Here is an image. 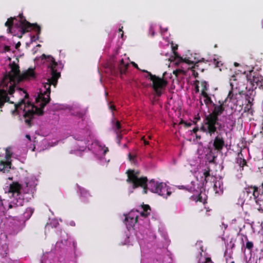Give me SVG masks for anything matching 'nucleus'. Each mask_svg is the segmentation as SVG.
Listing matches in <instances>:
<instances>
[{
	"mask_svg": "<svg viewBox=\"0 0 263 263\" xmlns=\"http://www.w3.org/2000/svg\"><path fill=\"white\" fill-rule=\"evenodd\" d=\"M226 103V99L222 101H219V104L213 103V109L211 112L205 116L200 128L201 131L211 136L217 133V129L220 130L222 128V124L219 122V117L225 110Z\"/></svg>",
	"mask_w": 263,
	"mask_h": 263,
	"instance_id": "obj_3",
	"label": "nucleus"
},
{
	"mask_svg": "<svg viewBox=\"0 0 263 263\" xmlns=\"http://www.w3.org/2000/svg\"><path fill=\"white\" fill-rule=\"evenodd\" d=\"M201 96L204 98L203 101L207 107H209L210 105H213V103H214L212 100V97H215L214 94H210L203 91Z\"/></svg>",
	"mask_w": 263,
	"mask_h": 263,
	"instance_id": "obj_14",
	"label": "nucleus"
},
{
	"mask_svg": "<svg viewBox=\"0 0 263 263\" xmlns=\"http://www.w3.org/2000/svg\"><path fill=\"white\" fill-rule=\"evenodd\" d=\"M126 174L127 175V182L132 184L134 189L141 187L143 188L144 194H146L147 190H149L152 192L157 194L165 199L172 194L170 187L163 182H159L154 179H152L147 183L148 180L146 177H139L140 174L139 171L128 170Z\"/></svg>",
	"mask_w": 263,
	"mask_h": 263,
	"instance_id": "obj_2",
	"label": "nucleus"
},
{
	"mask_svg": "<svg viewBox=\"0 0 263 263\" xmlns=\"http://www.w3.org/2000/svg\"><path fill=\"white\" fill-rule=\"evenodd\" d=\"M260 82H261L260 84L262 85V86H260V87L263 88V78H262V80Z\"/></svg>",
	"mask_w": 263,
	"mask_h": 263,
	"instance_id": "obj_51",
	"label": "nucleus"
},
{
	"mask_svg": "<svg viewBox=\"0 0 263 263\" xmlns=\"http://www.w3.org/2000/svg\"><path fill=\"white\" fill-rule=\"evenodd\" d=\"M3 206V203L2 202V199H0V209H1L2 208L3 209H5Z\"/></svg>",
	"mask_w": 263,
	"mask_h": 263,
	"instance_id": "obj_42",
	"label": "nucleus"
},
{
	"mask_svg": "<svg viewBox=\"0 0 263 263\" xmlns=\"http://www.w3.org/2000/svg\"><path fill=\"white\" fill-rule=\"evenodd\" d=\"M108 152V149L107 147H106L105 149L104 150V154H106L107 152Z\"/></svg>",
	"mask_w": 263,
	"mask_h": 263,
	"instance_id": "obj_45",
	"label": "nucleus"
},
{
	"mask_svg": "<svg viewBox=\"0 0 263 263\" xmlns=\"http://www.w3.org/2000/svg\"><path fill=\"white\" fill-rule=\"evenodd\" d=\"M199 91V86L198 85H196V86L195 87V91H196V92H198Z\"/></svg>",
	"mask_w": 263,
	"mask_h": 263,
	"instance_id": "obj_43",
	"label": "nucleus"
},
{
	"mask_svg": "<svg viewBox=\"0 0 263 263\" xmlns=\"http://www.w3.org/2000/svg\"><path fill=\"white\" fill-rule=\"evenodd\" d=\"M236 80V76H234V75H233L231 79H230V85L233 88V86H234V84H233V82L232 81H235Z\"/></svg>",
	"mask_w": 263,
	"mask_h": 263,
	"instance_id": "obj_31",
	"label": "nucleus"
},
{
	"mask_svg": "<svg viewBox=\"0 0 263 263\" xmlns=\"http://www.w3.org/2000/svg\"><path fill=\"white\" fill-rule=\"evenodd\" d=\"M128 157L130 160H132L134 159V156H133L130 153L128 154Z\"/></svg>",
	"mask_w": 263,
	"mask_h": 263,
	"instance_id": "obj_39",
	"label": "nucleus"
},
{
	"mask_svg": "<svg viewBox=\"0 0 263 263\" xmlns=\"http://www.w3.org/2000/svg\"><path fill=\"white\" fill-rule=\"evenodd\" d=\"M244 193L250 198L253 196L257 204L263 205V183L259 187L256 185L247 186L244 189Z\"/></svg>",
	"mask_w": 263,
	"mask_h": 263,
	"instance_id": "obj_7",
	"label": "nucleus"
},
{
	"mask_svg": "<svg viewBox=\"0 0 263 263\" xmlns=\"http://www.w3.org/2000/svg\"><path fill=\"white\" fill-rule=\"evenodd\" d=\"M201 86L202 87V89L201 91L200 95H202V92H208V90H209V84L208 82L205 81H202L201 82Z\"/></svg>",
	"mask_w": 263,
	"mask_h": 263,
	"instance_id": "obj_22",
	"label": "nucleus"
},
{
	"mask_svg": "<svg viewBox=\"0 0 263 263\" xmlns=\"http://www.w3.org/2000/svg\"><path fill=\"white\" fill-rule=\"evenodd\" d=\"M150 214V212H146L145 211H142L140 213V215L141 216L143 217H147Z\"/></svg>",
	"mask_w": 263,
	"mask_h": 263,
	"instance_id": "obj_32",
	"label": "nucleus"
},
{
	"mask_svg": "<svg viewBox=\"0 0 263 263\" xmlns=\"http://www.w3.org/2000/svg\"><path fill=\"white\" fill-rule=\"evenodd\" d=\"M262 77L259 76L258 73L252 70L249 71V73L247 75V79L253 87L256 88L257 87L262 86L260 84L262 80Z\"/></svg>",
	"mask_w": 263,
	"mask_h": 263,
	"instance_id": "obj_10",
	"label": "nucleus"
},
{
	"mask_svg": "<svg viewBox=\"0 0 263 263\" xmlns=\"http://www.w3.org/2000/svg\"><path fill=\"white\" fill-rule=\"evenodd\" d=\"M123 35H124V34H123V33H122V34H121V37H122V38H123Z\"/></svg>",
	"mask_w": 263,
	"mask_h": 263,
	"instance_id": "obj_57",
	"label": "nucleus"
},
{
	"mask_svg": "<svg viewBox=\"0 0 263 263\" xmlns=\"http://www.w3.org/2000/svg\"><path fill=\"white\" fill-rule=\"evenodd\" d=\"M27 210L28 212L30 213L31 214H32L34 212V210L31 208H28Z\"/></svg>",
	"mask_w": 263,
	"mask_h": 263,
	"instance_id": "obj_35",
	"label": "nucleus"
},
{
	"mask_svg": "<svg viewBox=\"0 0 263 263\" xmlns=\"http://www.w3.org/2000/svg\"><path fill=\"white\" fill-rule=\"evenodd\" d=\"M138 216L135 214L134 211H131L127 216H125L124 222L127 228H130L134 226L137 222Z\"/></svg>",
	"mask_w": 263,
	"mask_h": 263,
	"instance_id": "obj_11",
	"label": "nucleus"
},
{
	"mask_svg": "<svg viewBox=\"0 0 263 263\" xmlns=\"http://www.w3.org/2000/svg\"><path fill=\"white\" fill-rule=\"evenodd\" d=\"M190 199L192 201H195V202H200L203 203L204 204L206 203L205 198H203L202 197V192L198 194L197 195H192L190 197Z\"/></svg>",
	"mask_w": 263,
	"mask_h": 263,
	"instance_id": "obj_16",
	"label": "nucleus"
},
{
	"mask_svg": "<svg viewBox=\"0 0 263 263\" xmlns=\"http://www.w3.org/2000/svg\"><path fill=\"white\" fill-rule=\"evenodd\" d=\"M42 60L46 59L48 62V68L51 77L47 80L46 82L43 83V89H40L36 102L39 103V107L32 103H29L24 109L25 111L24 118L26 124L30 127L32 125V121L35 116H43V110L45 106L50 100V95L51 92L50 87L53 85L54 87L57 86L58 80L61 76L60 71V65L55 61L51 55H46L43 54L41 56Z\"/></svg>",
	"mask_w": 263,
	"mask_h": 263,
	"instance_id": "obj_1",
	"label": "nucleus"
},
{
	"mask_svg": "<svg viewBox=\"0 0 263 263\" xmlns=\"http://www.w3.org/2000/svg\"><path fill=\"white\" fill-rule=\"evenodd\" d=\"M213 145L215 151L220 152L224 146V140L221 134H219L214 139Z\"/></svg>",
	"mask_w": 263,
	"mask_h": 263,
	"instance_id": "obj_12",
	"label": "nucleus"
},
{
	"mask_svg": "<svg viewBox=\"0 0 263 263\" xmlns=\"http://www.w3.org/2000/svg\"><path fill=\"white\" fill-rule=\"evenodd\" d=\"M195 82H196V83H199V81L196 80V81H195Z\"/></svg>",
	"mask_w": 263,
	"mask_h": 263,
	"instance_id": "obj_58",
	"label": "nucleus"
},
{
	"mask_svg": "<svg viewBox=\"0 0 263 263\" xmlns=\"http://www.w3.org/2000/svg\"><path fill=\"white\" fill-rule=\"evenodd\" d=\"M16 90L18 91L20 93L22 92L25 95V96L23 99H21L17 103L15 104V105H14L15 108L14 110H12V114L13 115H17L18 114V110L19 109H22V106H24L23 109V112H24V115H23V116H24L25 115V111H24L25 107L29 103H31L29 101H27V102H26V101H25V100L26 99H28L29 98V95L27 93V92H26V90L23 89L22 88L16 87Z\"/></svg>",
	"mask_w": 263,
	"mask_h": 263,
	"instance_id": "obj_9",
	"label": "nucleus"
},
{
	"mask_svg": "<svg viewBox=\"0 0 263 263\" xmlns=\"http://www.w3.org/2000/svg\"><path fill=\"white\" fill-rule=\"evenodd\" d=\"M22 188V185L17 182H13L10 185L8 193H11L15 199L12 201V203L9 204V209L23 205L24 199L21 193Z\"/></svg>",
	"mask_w": 263,
	"mask_h": 263,
	"instance_id": "obj_6",
	"label": "nucleus"
},
{
	"mask_svg": "<svg viewBox=\"0 0 263 263\" xmlns=\"http://www.w3.org/2000/svg\"><path fill=\"white\" fill-rule=\"evenodd\" d=\"M142 208L143 211L146 212H150L151 208L149 205L147 204H144L142 206Z\"/></svg>",
	"mask_w": 263,
	"mask_h": 263,
	"instance_id": "obj_28",
	"label": "nucleus"
},
{
	"mask_svg": "<svg viewBox=\"0 0 263 263\" xmlns=\"http://www.w3.org/2000/svg\"><path fill=\"white\" fill-rule=\"evenodd\" d=\"M185 62L187 63H190V61L189 60H186L185 61Z\"/></svg>",
	"mask_w": 263,
	"mask_h": 263,
	"instance_id": "obj_56",
	"label": "nucleus"
},
{
	"mask_svg": "<svg viewBox=\"0 0 263 263\" xmlns=\"http://www.w3.org/2000/svg\"><path fill=\"white\" fill-rule=\"evenodd\" d=\"M202 263H213V261H212L211 258L210 257H206L205 258V261H204Z\"/></svg>",
	"mask_w": 263,
	"mask_h": 263,
	"instance_id": "obj_33",
	"label": "nucleus"
},
{
	"mask_svg": "<svg viewBox=\"0 0 263 263\" xmlns=\"http://www.w3.org/2000/svg\"><path fill=\"white\" fill-rule=\"evenodd\" d=\"M200 103H201V105H203V104H202V102H201V101H200Z\"/></svg>",
	"mask_w": 263,
	"mask_h": 263,
	"instance_id": "obj_61",
	"label": "nucleus"
},
{
	"mask_svg": "<svg viewBox=\"0 0 263 263\" xmlns=\"http://www.w3.org/2000/svg\"><path fill=\"white\" fill-rule=\"evenodd\" d=\"M226 263H235V262L231 258H230L229 259H227Z\"/></svg>",
	"mask_w": 263,
	"mask_h": 263,
	"instance_id": "obj_34",
	"label": "nucleus"
},
{
	"mask_svg": "<svg viewBox=\"0 0 263 263\" xmlns=\"http://www.w3.org/2000/svg\"><path fill=\"white\" fill-rule=\"evenodd\" d=\"M21 46V43L18 42L15 45V48L18 49Z\"/></svg>",
	"mask_w": 263,
	"mask_h": 263,
	"instance_id": "obj_41",
	"label": "nucleus"
},
{
	"mask_svg": "<svg viewBox=\"0 0 263 263\" xmlns=\"http://www.w3.org/2000/svg\"><path fill=\"white\" fill-rule=\"evenodd\" d=\"M210 172V168H208V170H205L204 171V173H203V176L204 177V181L206 183L209 180L210 178H211L212 179L213 178V176H211Z\"/></svg>",
	"mask_w": 263,
	"mask_h": 263,
	"instance_id": "obj_23",
	"label": "nucleus"
},
{
	"mask_svg": "<svg viewBox=\"0 0 263 263\" xmlns=\"http://www.w3.org/2000/svg\"><path fill=\"white\" fill-rule=\"evenodd\" d=\"M5 49L8 51L9 50V47L8 46H5Z\"/></svg>",
	"mask_w": 263,
	"mask_h": 263,
	"instance_id": "obj_52",
	"label": "nucleus"
},
{
	"mask_svg": "<svg viewBox=\"0 0 263 263\" xmlns=\"http://www.w3.org/2000/svg\"><path fill=\"white\" fill-rule=\"evenodd\" d=\"M8 99V98L6 97V93L4 91L0 90V105H2L3 103Z\"/></svg>",
	"mask_w": 263,
	"mask_h": 263,
	"instance_id": "obj_24",
	"label": "nucleus"
},
{
	"mask_svg": "<svg viewBox=\"0 0 263 263\" xmlns=\"http://www.w3.org/2000/svg\"><path fill=\"white\" fill-rule=\"evenodd\" d=\"M114 128L116 133H117V132H121L120 129L121 128V124L119 121L117 120L116 121Z\"/></svg>",
	"mask_w": 263,
	"mask_h": 263,
	"instance_id": "obj_25",
	"label": "nucleus"
},
{
	"mask_svg": "<svg viewBox=\"0 0 263 263\" xmlns=\"http://www.w3.org/2000/svg\"><path fill=\"white\" fill-rule=\"evenodd\" d=\"M253 247V243L252 241H248L246 243V248L251 250Z\"/></svg>",
	"mask_w": 263,
	"mask_h": 263,
	"instance_id": "obj_29",
	"label": "nucleus"
},
{
	"mask_svg": "<svg viewBox=\"0 0 263 263\" xmlns=\"http://www.w3.org/2000/svg\"><path fill=\"white\" fill-rule=\"evenodd\" d=\"M185 125L186 127H188L191 126V123H185Z\"/></svg>",
	"mask_w": 263,
	"mask_h": 263,
	"instance_id": "obj_44",
	"label": "nucleus"
},
{
	"mask_svg": "<svg viewBox=\"0 0 263 263\" xmlns=\"http://www.w3.org/2000/svg\"><path fill=\"white\" fill-rule=\"evenodd\" d=\"M220 184L221 183L219 181H216L214 182L213 188L216 193H219L220 192H222L223 188L222 187H221Z\"/></svg>",
	"mask_w": 263,
	"mask_h": 263,
	"instance_id": "obj_21",
	"label": "nucleus"
},
{
	"mask_svg": "<svg viewBox=\"0 0 263 263\" xmlns=\"http://www.w3.org/2000/svg\"><path fill=\"white\" fill-rule=\"evenodd\" d=\"M116 134H117V143H118V144H120V141H121V139L122 138V135L121 134V132H117Z\"/></svg>",
	"mask_w": 263,
	"mask_h": 263,
	"instance_id": "obj_30",
	"label": "nucleus"
},
{
	"mask_svg": "<svg viewBox=\"0 0 263 263\" xmlns=\"http://www.w3.org/2000/svg\"><path fill=\"white\" fill-rule=\"evenodd\" d=\"M142 139L143 140L145 145H148L149 144L148 142L144 139V137H142Z\"/></svg>",
	"mask_w": 263,
	"mask_h": 263,
	"instance_id": "obj_36",
	"label": "nucleus"
},
{
	"mask_svg": "<svg viewBox=\"0 0 263 263\" xmlns=\"http://www.w3.org/2000/svg\"><path fill=\"white\" fill-rule=\"evenodd\" d=\"M12 156V153L10 151L9 148H7L6 149V155H5V158L6 159V161H9V159H11Z\"/></svg>",
	"mask_w": 263,
	"mask_h": 263,
	"instance_id": "obj_26",
	"label": "nucleus"
},
{
	"mask_svg": "<svg viewBox=\"0 0 263 263\" xmlns=\"http://www.w3.org/2000/svg\"><path fill=\"white\" fill-rule=\"evenodd\" d=\"M259 134L260 135V136L261 137H263V132L262 131H261L259 133Z\"/></svg>",
	"mask_w": 263,
	"mask_h": 263,
	"instance_id": "obj_53",
	"label": "nucleus"
},
{
	"mask_svg": "<svg viewBox=\"0 0 263 263\" xmlns=\"http://www.w3.org/2000/svg\"><path fill=\"white\" fill-rule=\"evenodd\" d=\"M11 162L9 161L0 160V172L8 173L11 168Z\"/></svg>",
	"mask_w": 263,
	"mask_h": 263,
	"instance_id": "obj_15",
	"label": "nucleus"
},
{
	"mask_svg": "<svg viewBox=\"0 0 263 263\" xmlns=\"http://www.w3.org/2000/svg\"><path fill=\"white\" fill-rule=\"evenodd\" d=\"M123 29V27H121V28H120L119 29V32H122V33H124L123 31L122 30Z\"/></svg>",
	"mask_w": 263,
	"mask_h": 263,
	"instance_id": "obj_48",
	"label": "nucleus"
},
{
	"mask_svg": "<svg viewBox=\"0 0 263 263\" xmlns=\"http://www.w3.org/2000/svg\"><path fill=\"white\" fill-rule=\"evenodd\" d=\"M26 137L30 141H31V137L29 135H26Z\"/></svg>",
	"mask_w": 263,
	"mask_h": 263,
	"instance_id": "obj_46",
	"label": "nucleus"
},
{
	"mask_svg": "<svg viewBox=\"0 0 263 263\" xmlns=\"http://www.w3.org/2000/svg\"><path fill=\"white\" fill-rule=\"evenodd\" d=\"M196 138L197 139H200L201 138V137L200 136H197L196 135Z\"/></svg>",
	"mask_w": 263,
	"mask_h": 263,
	"instance_id": "obj_54",
	"label": "nucleus"
},
{
	"mask_svg": "<svg viewBox=\"0 0 263 263\" xmlns=\"http://www.w3.org/2000/svg\"><path fill=\"white\" fill-rule=\"evenodd\" d=\"M171 47L175 59H178L179 61H183L182 58L176 51L178 49V45L177 44L174 45L173 43H172Z\"/></svg>",
	"mask_w": 263,
	"mask_h": 263,
	"instance_id": "obj_20",
	"label": "nucleus"
},
{
	"mask_svg": "<svg viewBox=\"0 0 263 263\" xmlns=\"http://www.w3.org/2000/svg\"><path fill=\"white\" fill-rule=\"evenodd\" d=\"M128 66V63H125L123 59L120 61L119 64L118 65V68L121 74H123L125 73Z\"/></svg>",
	"mask_w": 263,
	"mask_h": 263,
	"instance_id": "obj_17",
	"label": "nucleus"
},
{
	"mask_svg": "<svg viewBox=\"0 0 263 263\" xmlns=\"http://www.w3.org/2000/svg\"><path fill=\"white\" fill-rule=\"evenodd\" d=\"M17 36H18V37H21L22 35H20V36L18 35Z\"/></svg>",
	"mask_w": 263,
	"mask_h": 263,
	"instance_id": "obj_59",
	"label": "nucleus"
},
{
	"mask_svg": "<svg viewBox=\"0 0 263 263\" xmlns=\"http://www.w3.org/2000/svg\"><path fill=\"white\" fill-rule=\"evenodd\" d=\"M239 65V64L238 63H236V62L234 63V65H235V67L238 66Z\"/></svg>",
	"mask_w": 263,
	"mask_h": 263,
	"instance_id": "obj_49",
	"label": "nucleus"
},
{
	"mask_svg": "<svg viewBox=\"0 0 263 263\" xmlns=\"http://www.w3.org/2000/svg\"><path fill=\"white\" fill-rule=\"evenodd\" d=\"M7 28V33H15L17 30L20 33H28L34 31L35 33H41V26L35 23H31L26 20L23 13H20L18 16L10 17L5 23Z\"/></svg>",
	"mask_w": 263,
	"mask_h": 263,
	"instance_id": "obj_4",
	"label": "nucleus"
},
{
	"mask_svg": "<svg viewBox=\"0 0 263 263\" xmlns=\"http://www.w3.org/2000/svg\"><path fill=\"white\" fill-rule=\"evenodd\" d=\"M39 34H30V37L31 42H35L39 39Z\"/></svg>",
	"mask_w": 263,
	"mask_h": 263,
	"instance_id": "obj_27",
	"label": "nucleus"
},
{
	"mask_svg": "<svg viewBox=\"0 0 263 263\" xmlns=\"http://www.w3.org/2000/svg\"><path fill=\"white\" fill-rule=\"evenodd\" d=\"M194 75L195 77H196L198 75V73H195V72H194Z\"/></svg>",
	"mask_w": 263,
	"mask_h": 263,
	"instance_id": "obj_55",
	"label": "nucleus"
},
{
	"mask_svg": "<svg viewBox=\"0 0 263 263\" xmlns=\"http://www.w3.org/2000/svg\"><path fill=\"white\" fill-rule=\"evenodd\" d=\"M79 189L81 196L83 197L84 200L87 199L89 197L91 196L89 192L85 189L81 187H79Z\"/></svg>",
	"mask_w": 263,
	"mask_h": 263,
	"instance_id": "obj_19",
	"label": "nucleus"
},
{
	"mask_svg": "<svg viewBox=\"0 0 263 263\" xmlns=\"http://www.w3.org/2000/svg\"><path fill=\"white\" fill-rule=\"evenodd\" d=\"M110 109H111L112 110H114L116 109V107L114 105H111L109 107Z\"/></svg>",
	"mask_w": 263,
	"mask_h": 263,
	"instance_id": "obj_37",
	"label": "nucleus"
},
{
	"mask_svg": "<svg viewBox=\"0 0 263 263\" xmlns=\"http://www.w3.org/2000/svg\"><path fill=\"white\" fill-rule=\"evenodd\" d=\"M240 155L242 156V154H238V158L237 159V163L239 164L240 167L241 168V170H243L244 166L247 165V162L244 158L240 157Z\"/></svg>",
	"mask_w": 263,
	"mask_h": 263,
	"instance_id": "obj_18",
	"label": "nucleus"
},
{
	"mask_svg": "<svg viewBox=\"0 0 263 263\" xmlns=\"http://www.w3.org/2000/svg\"><path fill=\"white\" fill-rule=\"evenodd\" d=\"M144 72H146L149 79L153 82V88L157 96L160 97L162 95V90L164 89L167 84V81L163 78H161L155 75L152 74L150 72L143 70Z\"/></svg>",
	"mask_w": 263,
	"mask_h": 263,
	"instance_id": "obj_8",
	"label": "nucleus"
},
{
	"mask_svg": "<svg viewBox=\"0 0 263 263\" xmlns=\"http://www.w3.org/2000/svg\"><path fill=\"white\" fill-rule=\"evenodd\" d=\"M133 65H134V66L135 68H137V69H139L138 66V65H137V64H136V63H133Z\"/></svg>",
	"mask_w": 263,
	"mask_h": 263,
	"instance_id": "obj_47",
	"label": "nucleus"
},
{
	"mask_svg": "<svg viewBox=\"0 0 263 263\" xmlns=\"http://www.w3.org/2000/svg\"><path fill=\"white\" fill-rule=\"evenodd\" d=\"M9 65L11 68V70L8 74L5 77L3 80V83L4 85H6V89L4 88L0 89V90L4 91L6 93V97L8 98V99L4 102L3 104L0 105V107L3 106L5 102L13 103V102L10 101V98L8 96L7 90L8 89V92L10 95H12L14 92L15 88L16 87V85L19 83L20 77H21V76L19 66L17 64L13 62L12 63L10 64Z\"/></svg>",
	"mask_w": 263,
	"mask_h": 263,
	"instance_id": "obj_5",
	"label": "nucleus"
},
{
	"mask_svg": "<svg viewBox=\"0 0 263 263\" xmlns=\"http://www.w3.org/2000/svg\"><path fill=\"white\" fill-rule=\"evenodd\" d=\"M167 30H168V29H167V28H164V29H163V32H166V31H167Z\"/></svg>",
	"mask_w": 263,
	"mask_h": 263,
	"instance_id": "obj_50",
	"label": "nucleus"
},
{
	"mask_svg": "<svg viewBox=\"0 0 263 263\" xmlns=\"http://www.w3.org/2000/svg\"><path fill=\"white\" fill-rule=\"evenodd\" d=\"M214 47H215V48H216V47H217V45H215L214 46Z\"/></svg>",
	"mask_w": 263,
	"mask_h": 263,
	"instance_id": "obj_60",
	"label": "nucleus"
},
{
	"mask_svg": "<svg viewBox=\"0 0 263 263\" xmlns=\"http://www.w3.org/2000/svg\"><path fill=\"white\" fill-rule=\"evenodd\" d=\"M199 128L198 127H195L193 129V132L195 134L197 133V131H198Z\"/></svg>",
	"mask_w": 263,
	"mask_h": 263,
	"instance_id": "obj_38",
	"label": "nucleus"
},
{
	"mask_svg": "<svg viewBox=\"0 0 263 263\" xmlns=\"http://www.w3.org/2000/svg\"><path fill=\"white\" fill-rule=\"evenodd\" d=\"M200 62V61H198L197 62H196L195 64H194V68H197L198 69V67L199 66V63Z\"/></svg>",
	"mask_w": 263,
	"mask_h": 263,
	"instance_id": "obj_40",
	"label": "nucleus"
},
{
	"mask_svg": "<svg viewBox=\"0 0 263 263\" xmlns=\"http://www.w3.org/2000/svg\"><path fill=\"white\" fill-rule=\"evenodd\" d=\"M35 78V74L34 69L29 68L25 72L21 74V77H20L19 79V83L25 80H29Z\"/></svg>",
	"mask_w": 263,
	"mask_h": 263,
	"instance_id": "obj_13",
	"label": "nucleus"
}]
</instances>
